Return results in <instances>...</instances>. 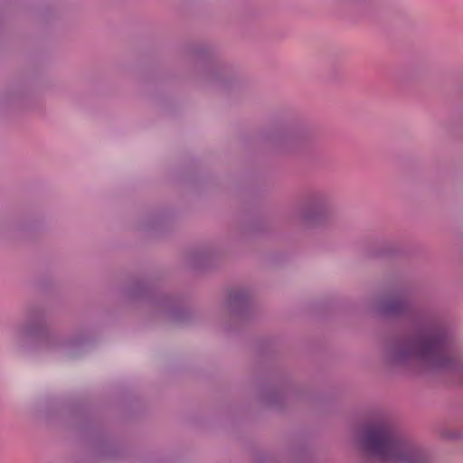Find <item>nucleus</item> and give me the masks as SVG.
Segmentation results:
<instances>
[{"label": "nucleus", "instance_id": "8", "mask_svg": "<svg viewBox=\"0 0 463 463\" xmlns=\"http://www.w3.org/2000/svg\"><path fill=\"white\" fill-rule=\"evenodd\" d=\"M264 401L269 405H275L279 403L280 400V395L277 392H270L264 396Z\"/></svg>", "mask_w": 463, "mask_h": 463}, {"label": "nucleus", "instance_id": "3", "mask_svg": "<svg viewBox=\"0 0 463 463\" xmlns=\"http://www.w3.org/2000/svg\"><path fill=\"white\" fill-rule=\"evenodd\" d=\"M44 326L43 312L38 308H29L24 320L11 327L9 336L19 354L33 355L60 346L70 350L82 346L88 340L84 332L61 340L58 335L47 332Z\"/></svg>", "mask_w": 463, "mask_h": 463}, {"label": "nucleus", "instance_id": "9", "mask_svg": "<svg viewBox=\"0 0 463 463\" xmlns=\"http://www.w3.org/2000/svg\"><path fill=\"white\" fill-rule=\"evenodd\" d=\"M143 294H150L149 288L145 284H140L133 290L132 295L135 297L141 296Z\"/></svg>", "mask_w": 463, "mask_h": 463}, {"label": "nucleus", "instance_id": "5", "mask_svg": "<svg viewBox=\"0 0 463 463\" xmlns=\"http://www.w3.org/2000/svg\"><path fill=\"white\" fill-rule=\"evenodd\" d=\"M299 221L309 228L325 227L329 222V200L326 194H310L297 212Z\"/></svg>", "mask_w": 463, "mask_h": 463}, {"label": "nucleus", "instance_id": "2", "mask_svg": "<svg viewBox=\"0 0 463 463\" xmlns=\"http://www.w3.org/2000/svg\"><path fill=\"white\" fill-rule=\"evenodd\" d=\"M356 442L365 463H431L427 450L402 436L387 420L364 426Z\"/></svg>", "mask_w": 463, "mask_h": 463}, {"label": "nucleus", "instance_id": "1", "mask_svg": "<svg viewBox=\"0 0 463 463\" xmlns=\"http://www.w3.org/2000/svg\"><path fill=\"white\" fill-rule=\"evenodd\" d=\"M377 311L406 320L407 329L391 337L383 347L384 362L394 370L411 372L448 326L435 311L417 306L403 292L383 300Z\"/></svg>", "mask_w": 463, "mask_h": 463}, {"label": "nucleus", "instance_id": "7", "mask_svg": "<svg viewBox=\"0 0 463 463\" xmlns=\"http://www.w3.org/2000/svg\"><path fill=\"white\" fill-rule=\"evenodd\" d=\"M251 295L246 288H235L230 291L227 309L232 317L244 318L250 309Z\"/></svg>", "mask_w": 463, "mask_h": 463}, {"label": "nucleus", "instance_id": "4", "mask_svg": "<svg viewBox=\"0 0 463 463\" xmlns=\"http://www.w3.org/2000/svg\"><path fill=\"white\" fill-rule=\"evenodd\" d=\"M411 372L450 375L463 383V349L449 325Z\"/></svg>", "mask_w": 463, "mask_h": 463}, {"label": "nucleus", "instance_id": "6", "mask_svg": "<svg viewBox=\"0 0 463 463\" xmlns=\"http://www.w3.org/2000/svg\"><path fill=\"white\" fill-rule=\"evenodd\" d=\"M153 305L174 323L183 324L190 317V313L186 309L179 307L176 300L168 296L157 297L153 300Z\"/></svg>", "mask_w": 463, "mask_h": 463}]
</instances>
